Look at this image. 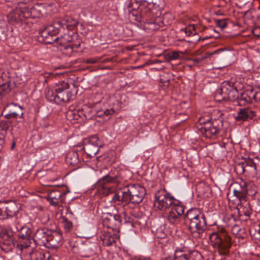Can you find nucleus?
I'll return each instance as SVG.
<instances>
[{
	"mask_svg": "<svg viewBox=\"0 0 260 260\" xmlns=\"http://www.w3.org/2000/svg\"><path fill=\"white\" fill-rule=\"evenodd\" d=\"M15 143H13V144H12V147H11L12 149H13L14 147H15Z\"/></svg>",
	"mask_w": 260,
	"mask_h": 260,
	"instance_id": "nucleus-64",
	"label": "nucleus"
},
{
	"mask_svg": "<svg viewBox=\"0 0 260 260\" xmlns=\"http://www.w3.org/2000/svg\"><path fill=\"white\" fill-rule=\"evenodd\" d=\"M119 173L118 170L114 172H110L99 180L97 186L101 188L102 193L108 195L114 191L115 186L119 183Z\"/></svg>",
	"mask_w": 260,
	"mask_h": 260,
	"instance_id": "nucleus-2",
	"label": "nucleus"
},
{
	"mask_svg": "<svg viewBox=\"0 0 260 260\" xmlns=\"http://www.w3.org/2000/svg\"><path fill=\"white\" fill-rule=\"evenodd\" d=\"M145 24H146L145 27L150 29V30H156L159 28V25L156 24V22H154L153 19L152 20H150L149 22H146Z\"/></svg>",
	"mask_w": 260,
	"mask_h": 260,
	"instance_id": "nucleus-43",
	"label": "nucleus"
},
{
	"mask_svg": "<svg viewBox=\"0 0 260 260\" xmlns=\"http://www.w3.org/2000/svg\"><path fill=\"white\" fill-rule=\"evenodd\" d=\"M66 216L68 219L74 218V214L69 207L66 208Z\"/></svg>",
	"mask_w": 260,
	"mask_h": 260,
	"instance_id": "nucleus-50",
	"label": "nucleus"
},
{
	"mask_svg": "<svg viewBox=\"0 0 260 260\" xmlns=\"http://www.w3.org/2000/svg\"><path fill=\"white\" fill-rule=\"evenodd\" d=\"M217 238L219 241L218 244V252L220 255L226 256L228 254L227 232L223 228H218Z\"/></svg>",
	"mask_w": 260,
	"mask_h": 260,
	"instance_id": "nucleus-13",
	"label": "nucleus"
},
{
	"mask_svg": "<svg viewBox=\"0 0 260 260\" xmlns=\"http://www.w3.org/2000/svg\"><path fill=\"white\" fill-rule=\"evenodd\" d=\"M171 210L181 217L184 212L185 207L183 205L175 204Z\"/></svg>",
	"mask_w": 260,
	"mask_h": 260,
	"instance_id": "nucleus-41",
	"label": "nucleus"
},
{
	"mask_svg": "<svg viewBox=\"0 0 260 260\" xmlns=\"http://www.w3.org/2000/svg\"><path fill=\"white\" fill-rule=\"evenodd\" d=\"M237 54L235 51L229 50V66L232 65L237 61L236 54Z\"/></svg>",
	"mask_w": 260,
	"mask_h": 260,
	"instance_id": "nucleus-44",
	"label": "nucleus"
},
{
	"mask_svg": "<svg viewBox=\"0 0 260 260\" xmlns=\"http://www.w3.org/2000/svg\"><path fill=\"white\" fill-rule=\"evenodd\" d=\"M56 34H51L49 35L46 39L44 40V42L45 44H52L54 42H57L61 46H64V48L67 49L70 48V46H66V44L68 42H71L72 40V37L69 34L64 33L63 35H61L60 37H56Z\"/></svg>",
	"mask_w": 260,
	"mask_h": 260,
	"instance_id": "nucleus-16",
	"label": "nucleus"
},
{
	"mask_svg": "<svg viewBox=\"0 0 260 260\" xmlns=\"http://www.w3.org/2000/svg\"><path fill=\"white\" fill-rule=\"evenodd\" d=\"M188 226L193 237L194 238L201 237L206 228L205 216L200 214L190 223H188Z\"/></svg>",
	"mask_w": 260,
	"mask_h": 260,
	"instance_id": "nucleus-6",
	"label": "nucleus"
},
{
	"mask_svg": "<svg viewBox=\"0 0 260 260\" xmlns=\"http://www.w3.org/2000/svg\"><path fill=\"white\" fill-rule=\"evenodd\" d=\"M197 211L194 210H189L187 212L186 214L184 215V220L186 224H188V223H190L191 221L196 219L200 214H197Z\"/></svg>",
	"mask_w": 260,
	"mask_h": 260,
	"instance_id": "nucleus-34",
	"label": "nucleus"
},
{
	"mask_svg": "<svg viewBox=\"0 0 260 260\" xmlns=\"http://www.w3.org/2000/svg\"><path fill=\"white\" fill-rule=\"evenodd\" d=\"M0 243L2 249L5 251H10L14 246V242L12 235L7 232L4 233L0 240Z\"/></svg>",
	"mask_w": 260,
	"mask_h": 260,
	"instance_id": "nucleus-22",
	"label": "nucleus"
},
{
	"mask_svg": "<svg viewBox=\"0 0 260 260\" xmlns=\"http://www.w3.org/2000/svg\"><path fill=\"white\" fill-rule=\"evenodd\" d=\"M69 84L64 81L56 85L55 91L56 92V104H60L63 102H69L72 96L71 92L67 91Z\"/></svg>",
	"mask_w": 260,
	"mask_h": 260,
	"instance_id": "nucleus-9",
	"label": "nucleus"
},
{
	"mask_svg": "<svg viewBox=\"0 0 260 260\" xmlns=\"http://www.w3.org/2000/svg\"><path fill=\"white\" fill-rule=\"evenodd\" d=\"M51 233V231L47 229H39L36 231L33 240L37 244L46 246L47 235H48V233Z\"/></svg>",
	"mask_w": 260,
	"mask_h": 260,
	"instance_id": "nucleus-20",
	"label": "nucleus"
},
{
	"mask_svg": "<svg viewBox=\"0 0 260 260\" xmlns=\"http://www.w3.org/2000/svg\"><path fill=\"white\" fill-rule=\"evenodd\" d=\"M237 216H235L234 214H231V217H229V226H231L232 233L238 238L243 239L246 237V233L245 230L242 228L238 224H233L237 219Z\"/></svg>",
	"mask_w": 260,
	"mask_h": 260,
	"instance_id": "nucleus-17",
	"label": "nucleus"
},
{
	"mask_svg": "<svg viewBox=\"0 0 260 260\" xmlns=\"http://www.w3.org/2000/svg\"><path fill=\"white\" fill-rule=\"evenodd\" d=\"M20 207L12 200L0 201V214H6L7 217L15 216L19 212Z\"/></svg>",
	"mask_w": 260,
	"mask_h": 260,
	"instance_id": "nucleus-10",
	"label": "nucleus"
},
{
	"mask_svg": "<svg viewBox=\"0 0 260 260\" xmlns=\"http://www.w3.org/2000/svg\"><path fill=\"white\" fill-rule=\"evenodd\" d=\"M193 254V253L191 254L186 253L182 249H177L175 251L173 257L171 256H168V257L163 258V259H165V260H193L191 257V255ZM194 254L197 257L199 258V260L201 259L202 256L200 253L195 252Z\"/></svg>",
	"mask_w": 260,
	"mask_h": 260,
	"instance_id": "nucleus-19",
	"label": "nucleus"
},
{
	"mask_svg": "<svg viewBox=\"0 0 260 260\" xmlns=\"http://www.w3.org/2000/svg\"><path fill=\"white\" fill-rule=\"evenodd\" d=\"M20 3L27 4L32 2L33 0H18Z\"/></svg>",
	"mask_w": 260,
	"mask_h": 260,
	"instance_id": "nucleus-56",
	"label": "nucleus"
},
{
	"mask_svg": "<svg viewBox=\"0 0 260 260\" xmlns=\"http://www.w3.org/2000/svg\"><path fill=\"white\" fill-rule=\"evenodd\" d=\"M66 161L67 164L74 166L80 161L78 157V153L76 151H72L67 153L66 157Z\"/></svg>",
	"mask_w": 260,
	"mask_h": 260,
	"instance_id": "nucleus-29",
	"label": "nucleus"
},
{
	"mask_svg": "<svg viewBox=\"0 0 260 260\" xmlns=\"http://www.w3.org/2000/svg\"><path fill=\"white\" fill-rule=\"evenodd\" d=\"M133 15L136 17L135 19L136 21L144 23L149 22L150 20H152L154 18V15L150 9L146 7L141 9L139 16L134 13H133Z\"/></svg>",
	"mask_w": 260,
	"mask_h": 260,
	"instance_id": "nucleus-21",
	"label": "nucleus"
},
{
	"mask_svg": "<svg viewBox=\"0 0 260 260\" xmlns=\"http://www.w3.org/2000/svg\"><path fill=\"white\" fill-rule=\"evenodd\" d=\"M98 61L99 59L98 58H92L85 60L84 62L86 63L94 64L97 62Z\"/></svg>",
	"mask_w": 260,
	"mask_h": 260,
	"instance_id": "nucleus-53",
	"label": "nucleus"
},
{
	"mask_svg": "<svg viewBox=\"0 0 260 260\" xmlns=\"http://www.w3.org/2000/svg\"><path fill=\"white\" fill-rule=\"evenodd\" d=\"M11 79L7 75L3 73L0 76V95L3 96L8 94L11 90Z\"/></svg>",
	"mask_w": 260,
	"mask_h": 260,
	"instance_id": "nucleus-23",
	"label": "nucleus"
},
{
	"mask_svg": "<svg viewBox=\"0 0 260 260\" xmlns=\"http://www.w3.org/2000/svg\"><path fill=\"white\" fill-rule=\"evenodd\" d=\"M123 221V218L119 214L107 213L103 219V225L112 230H117Z\"/></svg>",
	"mask_w": 260,
	"mask_h": 260,
	"instance_id": "nucleus-12",
	"label": "nucleus"
},
{
	"mask_svg": "<svg viewBox=\"0 0 260 260\" xmlns=\"http://www.w3.org/2000/svg\"><path fill=\"white\" fill-rule=\"evenodd\" d=\"M98 141V138L96 136H93L89 139L88 143L85 144L83 148L84 152L90 157H94L99 150Z\"/></svg>",
	"mask_w": 260,
	"mask_h": 260,
	"instance_id": "nucleus-15",
	"label": "nucleus"
},
{
	"mask_svg": "<svg viewBox=\"0 0 260 260\" xmlns=\"http://www.w3.org/2000/svg\"><path fill=\"white\" fill-rule=\"evenodd\" d=\"M185 32H186V34H187V35H188V36H190L192 34V32L190 30H189L188 33L187 31V28L185 29Z\"/></svg>",
	"mask_w": 260,
	"mask_h": 260,
	"instance_id": "nucleus-59",
	"label": "nucleus"
},
{
	"mask_svg": "<svg viewBox=\"0 0 260 260\" xmlns=\"http://www.w3.org/2000/svg\"><path fill=\"white\" fill-rule=\"evenodd\" d=\"M219 123L222 125L223 121L220 119L207 120L206 121H201L203 125L200 128L201 132L206 138L212 139L215 137L219 128Z\"/></svg>",
	"mask_w": 260,
	"mask_h": 260,
	"instance_id": "nucleus-5",
	"label": "nucleus"
},
{
	"mask_svg": "<svg viewBox=\"0 0 260 260\" xmlns=\"http://www.w3.org/2000/svg\"><path fill=\"white\" fill-rule=\"evenodd\" d=\"M78 24V21L71 17L66 18L54 22L55 28L58 29L59 32L68 34L69 30H74Z\"/></svg>",
	"mask_w": 260,
	"mask_h": 260,
	"instance_id": "nucleus-11",
	"label": "nucleus"
},
{
	"mask_svg": "<svg viewBox=\"0 0 260 260\" xmlns=\"http://www.w3.org/2000/svg\"><path fill=\"white\" fill-rule=\"evenodd\" d=\"M29 256L30 260H53L49 252L31 251Z\"/></svg>",
	"mask_w": 260,
	"mask_h": 260,
	"instance_id": "nucleus-27",
	"label": "nucleus"
},
{
	"mask_svg": "<svg viewBox=\"0 0 260 260\" xmlns=\"http://www.w3.org/2000/svg\"><path fill=\"white\" fill-rule=\"evenodd\" d=\"M229 87L231 88V89L229 88V101L233 102L234 105H236V101H239L240 98L234 81H232V83H231L229 81Z\"/></svg>",
	"mask_w": 260,
	"mask_h": 260,
	"instance_id": "nucleus-26",
	"label": "nucleus"
},
{
	"mask_svg": "<svg viewBox=\"0 0 260 260\" xmlns=\"http://www.w3.org/2000/svg\"><path fill=\"white\" fill-rule=\"evenodd\" d=\"M172 17L171 16V15L170 14V13H166L165 14L164 16H163V20H162V23H164V24H167V23H170V21H166V19L168 18V17Z\"/></svg>",
	"mask_w": 260,
	"mask_h": 260,
	"instance_id": "nucleus-54",
	"label": "nucleus"
},
{
	"mask_svg": "<svg viewBox=\"0 0 260 260\" xmlns=\"http://www.w3.org/2000/svg\"><path fill=\"white\" fill-rule=\"evenodd\" d=\"M254 162L255 171H256V175L259 174L260 176V159H258L257 157H255L254 158Z\"/></svg>",
	"mask_w": 260,
	"mask_h": 260,
	"instance_id": "nucleus-48",
	"label": "nucleus"
},
{
	"mask_svg": "<svg viewBox=\"0 0 260 260\" xmlns=\"http://www.w3.org/2000/svg\"><path fill=\"white\" fill-rule=\"evenodd\" d=\"M55 235H54L51 232V233H48L47 235V242L46 247L49 246H55L56 244L58 242V241L55 239V236H58L56 233H55Z\"/></svg>",
	"mask_w": 260,
	"mask_h": 260,
	"instance_id": "nucleus-37",
	"label": "nucleus"
},
{
	"mask_svg": "<svg viewBox=\"0 0 260 260\" xmlns=\"http://www.w3.org/2000/svg\"><path fill=\"white\" fill-rule=\"evenodd\" d=\"M114 113V110L112 108L110 109H104L97 111L95 115L97 117H103L104 118L112 115Z\"/></svg>",
	"mask_w": 260,
	"mask_h": 260,
	"instance_id": "nucleus-39",
	"label": "nucleus"
},
{
	"mask_svg": "<svg viewBox=\"0 0 260 260\" xmlns=\"http://www.w3.org/2000/svg\"><path fill=\"white\" fill-rule=\"evenodd\" d=\"M234 170L235 172L238 175L244 174V158L237 162H235L231 167Z\"/></svg>",
	"mask_w": 260,
	"mask_h": 260,
	"instance_id": "nucleus-33",
	"label": "nucleus"
},
{
	"mask_svg": "<svg viewBox=\"0 0 260 260\" xmlns=\"http://www.w3.org/2000/svg\"><path fill=\"white\" fill-rule=\"evenodd\" d=\"M67 192L63 187H58L52 189L48 195V201H50V204L56 206L59 203H62V197Z\"/></svg>",
	"mask_w": 260,
	"mask_h": 260,
	"instance_id": "nucleus-18",
	"label": "nucleus"
},
{
	"mask_svg": "<svg viewBox=\"0 0 260 260\" xmlns=\"http://www.w3.org/2000/svg\"><path fill=\"white\" fill-rule=\"evenodd\" d=\"M2 114L8 119L16 118L19 114H20V117L22 118L23 115L21 107L14 104H11L5 107Z\"/></svg>",
	"mask_w": 260,
	"mask_h": 260,
	"instance_id": "nucleus-14",
	"label": "nucleus"
},
{
	"mask_svg": "<svg viewBox=\"0 0 260 260\" xmlns=\"http://www.w3.org/2000/svg\"><path fill=\"white\" fill-rule=\"evenodd\" d=\"M117 238V234L108 232L103 235L102 241L104 245L109 246L115 243Z\"/></svg>",
	"mask_w": 260,
	"mask_h": 260,
	"instance_id": "nucleus-30",
	"label": "nucleus"
},
{
	"mask_svg": "<svg viewBox=\"0 0 260 260\" xmlns=\"http://www.w3.org/2000/svg\"><path fill=\"white\" fill-rule=\"evenodd\" d=\"M255 116V112L248 108L240 109L237 116L233 115L236 121H246L252 119Z\"/></svg>",
	"mask_w": 260,
	"mask_h": 260,
	"instance_id": "nucleus-24",
	"label": "nucleus"
},
{
	"mask_svg": "<svg viewBox=\"0 0 260 260\" xmlns=\"http://www.w3.org/2000/svg\"><path fill=\"white\" fill-rule=\"evenodd\" d=\"M46 98L48 101L56 104V92L49 89L46 93Z\"/></svg>",
	"mask_w": 260,
	"mask_h": 260,
	"instance_id": "nucleus-42",
	"label": "nucleus"
},
{
	"mask_svg": "<svg viewBox=\"0 0 260 260\" xmlns=\"http://www.w3.org/2000/svg\"><path fill=\"white\" fill-rule=\"evenodd\" d=\"M5 137H3L0 135V151L3 149L4 144H5Z\"/></svg>",
	"mask_w": 260,
	"mask_h": 260,
	"instance_id": "nucleus-55",
	"label": "nucleus"
},
{
	"mask_svg": "<svg viewBox=\"0 0 260 260\" xmlns=\"http://www.w3.org/2000/svg\"><path fill=\"white\" fill-rule=\"evenodd\" d=\"M254 159L244 158V173L246 175L254 177L256 176Z\"/></svg>",
	"mask_w": 260,
	"mask_h": 260,
	"instance_id": "nucleus-25",
	"label": "nucleus"
},
{
	"mask_svg": "<svg viewBox=\"0 0 260 260\" xmlns=\"http://www.w3.org/2000/svg\"><path fill=\"white\" fill-rule=\"evenodd\" d=\"M230 24H231L233 26H236V27H237L238 28L240 27L239 25L235 24L233 21H230L229 20V25Z\"/></svg>",
	"mask_w": 260,
	"mask_h": 260,
	"instance_id": "nucleus-57",
	"label": "nucleus"
},
{
	"mask_svg": "<svg viewBox=\"0 0 260 260\" xmlns=\"http://www.w3.org/2000/svg\"><path fill=\"white\" fill-rule=\"evenodd\" d=\"M154 206L159 210H164L174 205L175 201L174 197L167 192L165 189L158 190L154 195Z\"/></svg>",
	"mask_w": 260,
	"mask_h": 260,
	"instance_id": "nucleus-4",
	"label": "nucleus"
},
{
	"mask_svg": "<svg viewBox=\"0 0 260 260\" xmlns=\"http://www.w3.org/2000/svg\"><path fill=\"white\" fill-rule=\"evenodd\" d=\"M193 61L195 62H197V63H198L200 62V60L199 59H195L193 60Z\"/></svg>",
	"mask_w": 260,
	"mask_h": 260,
	"instance_id": "nucleus-61",
	"label": "nucleus"
},
{
	"mask_svg": "<svg viewBox=\"0 0 260 260\" xmlns=\"http://www.w3.org/2000/svg\"><path fill=\"white\" fill-rule=\"evenodd\" d=\"M12 233L18 232L19 241L17 243V248L21 251L24 249L28 248L31 244V238L32 234L31 230L27 226H20L10 227Z\"/></svg>",
	"mask_w": 260,
	"mask_h": 260,
	"instance_id": "nucleus-3",
	"label": "nucleus"
},
{
	"mask_svg": "<svg viewBox=\"0 0 260 260\" xmlns=\"http://www.w3.org/2000/svg\"><path fill=\"white\" fill-rule=\"evenodd\" d=\"M249 212L248 211H247L246 212H244V214L246 216H249Z\"/></svg>",
	"mask_w": 260,
	"mask_h": 260,
	"instance_id": "nucleus-60",
	"label": "nucleus"
},
{
	"mask_svg": "<svg viewBox=\"0 0 260 260\" xmlns=\"http://www.w3.org/2000/svg\"><path fill=\"white\" fill-rule=\"evenodd\" d=\"M124 223H132V221L130 220V218L128 217L127 219L125 217L124 219Z\"/></svg>",
	"mask_w": 260,
	"mask_h": 260,
	"instance_id": "nucleus-58",
	"label": "nucleus"
},
{
	"mask_svg": "<svg viewBox=\"0 0 260 260\" xmlns=\"http://www.w3.org/2000/svg\"><path fill=\"white\" fill-rule=\"evenodd\" d=\"M253 89H251L250 93L252 94V99L256 102H260V90L255 92L254 94H253Z\"/></svg>",
	"mask_w": 260,
	"mask_h": 260,
	"instance_id": "nucleus-49",
	"label": "nucleus"
},
{
	"mask_svg": "<svg viewBox=\"0 0 260 260\" xmlns=\"http://www.w3.org/2000/svg\"><path fill=\"white\" fill-rule=\"evenodd\" d=\"M63 223L64 229L66 232H69L72 228L73 224L72 222L69 220L67 217L63 218Z\"/></svg>",
	"mask_w": 260,
	"mask_h": 260,
	"instance_id": "nucleus-45",
	"label": "nucleus"
},
{
	"mask_svg": "<svg viewBox=\"0 0 260 260\" xmlns=\"http://www.w3.org/2000/svg\"><path fill=\"white\" fill-rule=\"evenodd\" d=\"M233 210L235 211V212H237L238 211V209L237 208H235V207L234 208ZM234 213H235V212H234Z\"/></svg>",
	"mask_w": 260,
	"mask_h": 260,
	"instance_id": "nucleus-63",
	"label": "nucleus"
},
{
	"mask_svg": "<svg viewBox=\"0 0 260 260\" xmlns=\"http://www.w3.org/2000/svg\"><path fill=\"white\" fill-rule=\"evenodd\" d=\"M257 227L260 228V223L257 225L251 226L249 229L250 235L255 239L260 241V230Z\"/></svg>",
	"mask_w": 260,
	"mask_h": 260,
	"instance_id": "nucleus-38",
	"label": "nucleus"
},
{
	"mask_svg": "<svg viewBox=\"0 0 260 260\" xmlns=\"http://www.w3.org/2000/svg\"><path fill=\"white\" fill-rule=\"evenodd\" d=\"M243 184V186H242L239 183L232 180L229 186V194L231 193H233L234 196L237 198L239 202L241 200H244L246 195L253 196L255 193V191L254 193L250 194L249 192L247 185L245 182H244Z\"/></svg>",
	"mask_w": 260,
	"mask_h": 260,
	"instance_id": "nucleus-8",
	"label": "nucleus"
},
{
	"mask_svg": "<svg viewBox=\"0 0 260 260\" xmlns=\"http://www.w3.org/2000/svg\"><path fill=\"white\" fill-rule=\"evenodd\" d=\"M252 102V98L250 95L244 93L241 95V98L239 101H236V106H242L245 105L246 103Z\"/></svg>",
	"mask_w": 260,
	"mask_h": 260,
	"instance_id": "nucleus-35",
	"label": "nucleus"
},
{
	"mask_svg": "<svg viewBox=\"0 0 260 260\" xmlns=\"http://www.w3.org/2000/svg\"><path fill=\"white\" fill-rule=\"evenodd\" d=\"M216 25L217 26L221 28H224L226 25V23L223 20H217L216 21Z\"/></svg>",
	"mask_w": 260,
	"mask_h": 260,
	"instance_id": "nucleus-52",
	"label": "nucleus"
},
{
	"mask_svg": "<svg viewBox=\"0 0 260 260\" xmlns=\"http://www.w3.org/2000/svg\"><path fill=\"white\" fill-rule=\"evenodd\" d=\"M210 190V187L204 182H201L197 186V190L201 194L204 195Z\"/></svg>",
	"mask_w": 260,
	"mask_h": 260,
	"instance_id": "nucleus-40",
	"label": "nucleus"
},
{
	"mask_svg": "<svg viewBox=\"0 0 260 260\" xmlns=\"http://www.w3.org/2000/svg\"><path fill=\"white\" fill-rule=\"evenodd\" d=\"M31 16V13L28 8L16 9L10 13L7 17L8 21L12 24L20 25L22 22L29 18Z\"/></svg>",
	"mask_w": 260,
	"mask_h": 260,
	"instance_id": "nucleus-7",
	"label": "nucleus"
},
{
	"mask_svg": "<svg viewBox=\"0 0 260 260\" xmlns=\"http://www.w3.org/2000/svg\"><path fill=\"white\" fill-rule=\"evenodd\" d=\"M146 194L145 188L139 184H130L124 187L112 197L114 202H119L123 207L131 204L138 205Z\"/></svg>",
	"mask_w": 260,
	"mask_h": 260,
	"instance_id": "nucleus-1",
	"label": "nucleus"
},
{
	"mask_svg": "<svg viewBox=\"0 0 260 260\" xmlns=\"http://www.w3.org/2000/svg\"><path fill=\"white\" fill-rule=\"evenodd\" d=\"M138 260H151L150 258H146L144 259H139Z\"/></svg>",
	"mask_w": 260,
	"mask_h": 260,
	"instance_id": "nucleus-62",
	"label": "nucleus"
},
{
	"mask_svg": "<svg viewBox=\"0 0 260 260\" xmlns=\"http://www.w3.org/2000/svg\"><path fill=\"white\" fill-rule=\"evenodd\" d=\"M78 253L82 257H89L92 254L91 249L86 245H82L78 248Z\"/></svg>",
	"mask_w": 260,
	"mask_h": 260,
	"instance_id": "nucleus-32",
	"label": "nucleus"
},
{
	"mask_svg": "<svg viewBox=\"0 0 260 260\" xmlns=\"http://www.w3.org/2000/svg\"><path fill=\"white\" fill-rule=\"evenodd\" d=\"M226 85H228V81H224L222 83L220 89L217 91L216 96H217L218 94L222 95V94H224L226 95L228 91V88L226 87Z\"/></svg>",
	"mask_w": 260,
	"mask_h": 260,
	"instance_id": "nucleus-46",
	"label": "nucleus"
},
{
	"mask_svg": "<svg viewBox=\"0 0 260 260\" xmlns=\"http://www.w3.org/2000/svg\"><path fill=\"white\" fill-rule=\"evenodd\" d=\"M252 33L256 37H260V27H255L252 30Z\"/></svg>",
	"mask_w": 260,
	"mask_h": 260,
	"instance_id": "nucleus-51",
	"label": "nucleus"
},
{
	"mask_svg": "<svg viewBox=\"0 0 260 260\" xmlns=\"http://www.w3.org/2000/svg\"><path fill=\"white\" fill-rule=\"evenodd\" d=\"M180 218L181 217L171 209L166 216L167 221L173 224H178L180 221Z\"/></svg>",
	"mask_w": 260,
	"mask_h": 260,
	"instance_id": "nucleus-31",
	"label": "nucleus"
},
{
	"mask_svg": "<svg viewBox=\"0 0 260 260\" xmlns=\"http://www.w3.org/2000/svg\"><path fill=\"white\" fill-rule=\"evenodd\" d=\"M59 32L58 29L55 28L54 23L52 25H50L46 27L44 30L40 32V39H42L41 41L44 42V39H46L49 35L51 34H57Z\"/></svg>",
	"mask_w": 260,
	"mask_h": 260,
	"instance_id": "nucleus-28",
	"label": "nucleus"
},
{
	"mask_svg": "<svg viewBox=\"0 0 260 260\" xmlns=\"http://www.w3.org/2000/svg\"><path fill=\"white\" fill-rule=\"evenodd\" d=\"M183 54V53L181 51H173L169 53L168 54V56L169 57V59L170 60H175L178 59L180 57V54Z\"/></svg>",
	"mask_w": 260,
	"mask_h": 260,
	"instance_id": "nucleus-47",
	"label": "nucleus"
},
{
	"mask_svg": "<svg viewBox=\"0 0 260 260\" xmlns=\"http://www.w3.org/2000/svg\"><path fill=\"white\" fill-rule=\"evenodd\" d=\"M10 125V122L5 120H0V135L6 137Z\"/></svg>",
	"mask_w": 260,
	"mask_h": 260,
	"instance_id": "nucleus-36",
	"label": "nucleus"
}]
</instances>
